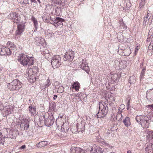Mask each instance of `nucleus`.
<instances>
[{
	"label": "nucleus",
	"mask_w": 153,
	"mask_h": 153,
	"mask_svg": "<svg viewBox=\"0 0 153 153\" xmlns=\"http://www.w3.org/2000/svg\"><path fill=\"white\" fill-rule=\"evenodd\" d=\"M39 122L41 123V121H44L45 125L48 127L52 125L54 122V119L52 112L47 113L45 115L39 116Z\"/></svg>",
	"instance_id": "obj_1"
},
{
	"label": "nucleus",
	"mask_w": 153,
	"mask_h": 153,
	"mask_svg": "<svg viewBox=\"0 0 153 153\" xmlns=\"http://www.w3.org/2000/svg\"><path fill=\"white\" fill-rule=\"evenodd\" d=\"M18 61L24 66H29L33 64V59L32 57H29L23 53L20 54L18 56Z\"/></svg>",
	"instance_id": "obj_2"
},
{
	"label": "nucleus",
	"mask_w": 153,
	"mask_h": 153,
	"mask_svg": "<svg viewBox=\"0 0 153 153\" xmlns=\"http://www.w3.org/2000/svg\"><path fill=\"white\" fill-rule=\"evenodd\" d=\"M38 71V68L35 67L29 69L26 72V76L30 82L33 83L36 81V76Z\"/></svg>",
	"instance_id": "obj_3"
},
{
	"label": "nucleus",
	"mask_w": 153,
	"mask_h": 153,
	"mask_svg": "<svg viewBox=\"0 0 153 153\" xmlns=\"http://www.w3.org/2000/svg\"><path fill=\"white\" fill-rule=\"evenodd\" d=\"M107 105L105 102L100 103L99 111L97 114L98 117H103L106 115L108 112Z\"/></svg>",
	"instance_id": "obj_4"
},
{
	"label": "nucleus",
	"mask_w": 153,
	"mask_h": 153,
	"mask_svg": "<svg viewBox=\"0 0 153 153\" xmlns=\"http://www.w3.org/2000/svg\"><path fill=\"white\" fill-rule=\"evenodd\" d=\"M135 119L137 122L139 123L143 128H148L149 126V123L148 117L137 116Z\"/></svg>",
	"instance_id": "obj_5"
},
{
	"label": "nucleus",
	"mask_w": 153,
	"mask_h": 153,
	"mask_svg": "<svg viewBox=\"0 0 153 153\" xmlns=\"http://www.w3.org/2000/svg\"><path fill=\"white\" fill-rule=\"evenodd\" d=\"M7 86L8 89L12 91L18 90L22 86L21 82L18 79L14 80L8 83Z\"/></svg>",
	"instance_id": "obj_6"
},
{
	"label": "nucleus",
	"mask_w": 153,
	"mask_h": 153,
	"mask_svg": "<svg viewBox=\"0 0 153 153\" xmlns=\"http://www.w3.org/2000/svg\"><path fill=\"white\" fill-rule=\"evenodd\" d=\"M51 62L53 68L59 67L61 64V57L58 55L54 56L52 57Z\"/></svg>",
	"instance_id": "obj_7"
},
{
	"label": "nucleus",
	"mask_w": 153,
	"mask_h": 153,
	"mask_svg": "<svg viewBox=\"0 0 153 153\" xmlns=\"http://www.w3.org/2000/svg\"><path fill=\"white\" fill-rule=\"evenodd\" d=\"M14 107L13 105H9L4 107L1 113L3 117H6L13 112Z\"/></svg>",
	"instance_id": "obj_8"
},
{
	"label": "nucleus",
	"mask_w": 153,
	"mask_h": 153,
	"mask_svg": "<svg viewBox=\"0 0 153 153\" xmlns=\"http://www.w3.org/2000/svg\"><path fill=\"white\" fill-rule=\"evenodd\" d=\"M25 23L22 22L18 24L17 25V29L15 34L16 36H20L24 31L25 29Z\"/></svg>",
	"instance_id": "obj_9"
},
{
	"label": "nucleus",
	"mask_w": 153,
	"mask_h": 153,
	"mask_svg": "<svg viewBox=\"0 0 153 153\" xmlns=\"http://www.w3.org/2000/svg\"><path fill=\"white\" fill-rule=\"evenodd\" d=\"M8 18L14 23H18L20 21L18 17V14L16 12H11L8 15Z\"/></svg>",
	"instance_id": "obj_10"
},
{
	"label": "nucleus",
	"mask_w": 153,
	"mask_h": 153,
	"mask_svg": "<svg viewBox=\"0 0 153 153\" xmlns=\"http://www.w3.org/2000/svg\"><path fill=\"white\" fill-rule=\"evenodd\" d=\"M74 57V51H71L66 53L64 55L63 59L64 61H71Z\"/></svg>",
	"instance_id": "obj_11"
},
{
	"label": "nucleus",
	"mask_w": 153,
	"mask_h": 153,
	"mask_svg": "<svg viewBox=\"0 0 153 153\" xmlns=\"http://www.w3.org/2000/svg\"><path fill=\"white\" fill-rule=\"evenodd\" d=\"M114 63L117 68V67H119V69L125 68L126 66V61L124 60L120 61L116 59L114 61Z\"/></svg>",
	"instance_id": "obj_12"
},
{
	"label": "nucleus",
	"mask_w": 153,
	"mask_h": 153,
	"mask_svg": "<svg viewBox=\"0 0 153 153\" xmlns=\"http://www.w3.org/2000/svg\"><path fill=\"white\" fill-rule=\"evenodd\" d=\"M70 153H88L87 149H83L79 147H72Z\"/></svg>",
	"instance_id": "obj_13"
},
{
	"label": "nucleus",
	"mask_w": 153,
	"mask_h": 153,
	"mask_svg": "<svg viewBox=\"0 0 153 153\" xmlns=\"http://www.w3.org/2000/svg\"><path fill=\"white\" fill-rule=\"evenodd\" d=\"M80 67L84 70L88 74L90 71V69L88 64L85 59H82V63L80 65Z\"/></svg>",
	"instance_id": "obj_14"
},
{
	"label": "nucleus",
	"mask_w": 153,
	"mask_h": 153,
	"mask_svg": "<svg viewBox=\"0 0 153 153\" xmlns=\"http://www.w3.org/2000/svg\"><path fill=\"white\" fill-rule=\"evenodd\" d=\"M29 121L28 119H23L20 127L22 130H26L28 129L29 127Z\"/></svg>",
	"instance_id": "obj_15"
},
{
	"label": "nucleus",
	"mask_w": 153,
	"mask_h": 153,
	"mask_svg": "<svg viewBox=\"0 0 153 153\" xmlns=\"http://www.w3.org/2000/svg\"><path fill=\"white\" fill-rule=\"evenodd\" d=\"M64 21V19L59 18V17H56L53 21V23L52 24L56 27H57L58 26H60L61 27L63 25L62 22Z\"/></svg>",
	"instance_id": "obj_16"
},
{
	"label": "nucleus",
	"mask_w": 153,
	"mask_h": 153,
	"mask_svg": "<svg viewBox=\"0 0 153 153\" xmlns=\"http://www.w3.org/2000/svg\"><path fill=\"white\" fill-rule=\"evenodd\" d=\"M55 90L58 93H62L64 91V88L61 84L59 82H56Z\"/></svg>",
	"instance_id": "obj_17"
},
{
	"label": "nucleus",
	"mask_w": 153,
	"mask_h": 153,
	"mask_svg": "<svg viewBox=\"0 0 153 153\" xmlns=\"http://www.w3.org/2000/svg\"><path fill=\"white\" fill-rule=\"evenodd\" d=\"M121 76L120 74H114L111 75V82L112 84H114L118 82L120 77Z\"/></svg>",
	"instance_id": "obj_18"
},
{
	"label": "nucleus",
	"mask_w": 153,
	"mask_h": 153,
	"mask_svg": "<svg viewBox=\"0 0 153 153\" xmlns=\"http://www.w3.org/2000/svg\"><path fill=\"white\" fill-rule=\"evenodd\" d=\"M12 53L11 50L8 48L3 47L1 48V54L2 55H10Z\"/></svg>",
	"instance_id": "obj_19"
},
{
	"label": "nucleus",
	"mask_w": 153,
	"mask_h": 153,
	"mask_svg": "<svg viewBox=\"0 0 153 153\" xmlns=\"http://www.w3.org/2000/svg\"><path fill=\"white\" fill-rule=\"evenodd\" d=\"M90 148L91 153H101L102 151V149L100 147L96 145L91 146Z\"/></svg>",
	"instance_id": "obj_20"
},
{
	"label": "nucleus",
	"mask_w": 153,
	"mask_h": 153,
	"mask_svg": "<svg viewBox=\"0 0 153 153\" xmlns=\"http://www.w3.org/2000/svg\"><path fill=\"white\" fill-rule=\"evenodd\" d=\"M56 105L54 102H52L50 103L49 108L48 112H52L54 111Z\"/></svg>",
	"instance_id": "obj_21"
},
{
	"label": "nucleus",
	"mask_w": 153,
	"mask_h": 153,
	"mask_svg": "<svg viewBox=\"0 0 153 153\" xmlns=\"http://www.w3.org/2000/svg\"><path fill=\"white\" fill-rule=\"evenodd\" d=\"M145 151L147 153H153V143L147 146L145 149Z\"/></svg>",
	"instance_id": "obj_22"
},
{
	"label": "nucleus",
	"mask_w": 153,
	"mask_h": 153,
	"mask_svg": "<svg viewBox=\"0 0 153 153\" xmlns=\"http://www.w3.org/2000/svg\"><path fill=\"white\" fill-rule=\"evenodd\" d=\"M124 125L127 127L129 126L131 124L130 118L129 117H126L123 120Z\"/></svg>",
	"instance_id": "obj_23"
},
{
	"label": "nucleus",
	"mask_w": 153,
	"mask_h": 153,
	"mask_svg": "<svg viewBox=\"0 0 153 153\" xmlns=\"http://www.w3.org/2000/svg\"><path fill=\"white\" fill-rule=\"evenodd\" d=\"M69 125L67 123H63L61 126V130L64 132H66L69 129Z\"/></svg>",
	"instance_id": "obj_24"
},
{
	"label": "nucleus",
	"mask_w": 153,
	"mask_h": 153,
	"mask_svg": "<svg viewBox=\"0 0 153 153\" xmlns=\"http://www.w3.org/2000/svg\"><path fill=\"white\" fill-rule=\"evenodd\" d=\"M28 111L31 115H34L36 114V108L34 106H30L28 107Z\"/></svg>",
	"instance_id": "obj_25"
},
{
	"label": "nucleus",
	"mask_w": 153,
	"mask_h": 153,
	"mask_svg": "<svg viewBox=\"0 0 153 153\" xmlns=\"http://www.w3.org/2000/svg\"><path fill=\"white\" fill-rule=\"evenodd\" d=\"M48 144V142L46 141H41L37 144L36 146L38 148H41L46 146Z\"/></svg>",
	"instance_id": "obj_26"
},
{
	"label": "nucleus",
	"mask_w": 153,
	"mask_h": 153,
	"mask_svg": "<svg viewBox=\"0 0 153 153\" xmlns=\"http://www.w3.org/2000/svg\"><path fill=\"white\" fill-rule=\"evenodd\" d=\"M151 14L148 13L147 15L144 18L143 21V25L145 27L147 22L149 21L150 19V16Z\"/></svg>",
	"instance_id": "obj_27"
},
{
	"label": "nucleus",
	"mask_w": 153,
	"mask_h": 153,
	"mask_svg": "<svg viewBox=\"0 0 153 153\" xmlns=\"http://www.w3.org/2000/svg\"><path fill=\"white\" fill-rule=\"evenodd\" d=\"M72 88L74 89L76 91H78L80 88V84L77 82H75L72 85Z\"/></svg>",
	"instance_id": "obj_28"
},
{
	"label": "nucleus",
	"mask_w": 153,
	"mask_h": 153,
	"mask_svg": "<svg viewBox=\"0 0 153 153\" xmlns=\"http://www.w3.org/2000/svg\"><path fill=\"white\" fill-rule=\"evenodd\" d=\"M119 111L117 112L118 114L116 116V119L117 120H118L119 121H120L123 119V117L121 114L122 111H120V108H119Z\"/></svg>",
	"instance_id": "obj_29"
},
{
	"label": "nucleus",
	"mask_w": 153,
	"mask_h": 153,
	"mask_svg": "<svg viewBox=\"0 0 153 153\" xmlns=\"http://www.w3.org/2000/svg\"><path fill=\"white\" fill-rule=\"evenodd\" d=\"M52 1L54 3L62 5V6L65 4L64 0H52Z\"/></svg>",
	"instance_id": "obj_30"
},
{
	"label": "nucleus",
	"mask_w": 153,
	"mask_h": 153,
	"mask_svg": "<svg viewBox=\"0 0 153 153\" xmlns=\"http://www.w3.org/2000/svg\"><path fill=\"white\" fill-rule=\"evenodd\" d=\"M45 41L44 39L41 37H38L36 38V42L37 44H42Z\"/></svg>",
	"instance_id": "obj_31"
},
{
	"label": "nucleus",
	"mask_w": 153,
	"mask_h": 153,
	"mask_svg": "<svg viewBox=\"0 0 153 153\" xmlns=\"http://www.w3.org/2000/svg\"><path fill=\"white\" fill-rule=\"evenodd\" d=\"M119 23L120 26V27L123 29L125 30L127 28V26L125 25L123 21V20H120L119 21Z\"/></svg>",
	"instance_id": "obj_32"
},
{
	"label": "nucleus",
	"mask_w": 153,
	"mask_h": 153,
	"mask_svg": "<svg viewBox=\"0 0 153 153\" xmlns=\"http://www.w3.org/2000/svg\"><path fill=\"white\" fill-rule=\"evenodd\" d=\"M124 55L125 56H128L131 53V50L129 48L125 49L123 51Z\"/></svg>",
	"instance_id": "obj_33"
},
{
	"label": "nucleus",
	"mask_w": 153,
	"mask_h": 153,
	"mask_svg": "<svg viewBox=\"0 0 153 153\" xmlns=\"http://www.w3.org/2000/svg\"><path fill=\"white\" fill-rule=\"evenodd\" d=\"M54 10L55 11V14L56 16H59L61 13V8L60 7H57L55 8Z\"/></svg>",
	"instance_id": "obj_34"
},
{
	"label": "nucleus",
	"mask_w": 153,
	"mask_h": 153,
	"mask_svg": "<svg viewBox=\"0 0 153 153\" xmlns=\"http://www.w3.org/2000/svg\"><path fill=\"white\" fill-rule=\"evenodd\" d=\"M113 131L112 130H111V129H110V130H107L106 132V133H107V134H108V137L110 138L112 137H113L114 135V134L113 133Z\"/></svg>",
	"instance_id": "obj_35"
},
{
	"label": "nucleus",
	"mask_w": 153,
	"mask_h": 153,
	"mask_svg": "<svg viewBox=\"0 0 153 153\" xmlns=\"http://www.w3.org/2000/svg\"><path fill=\"white\" fill-rule=\"evenodd\" d=\"M7 48H15V46L14 45L13 43L10 42H8L7 44Z\"/></svg>",
	"instance_id": "obj_36"
},
{
	"label": "nucleus",
	"mask_w": 153,
	"mask_h": 153,
	"mask_svg": "<svg viewBox=\"0 0 153 153\" xmlns=\"http://www.w3.org/2000/svg\"><path fill=\"white\" fill-rule=\"evenodd\" d=\"M147 137L149 139L153 140V131H150L148 133Z\"/></svg>",
	"instance_id": "obj_37"
},
{
	"label": "nucleus",
	"mask_w": 153,
	"mask_h": 153,
	"mask_svg": "<svg viewBox=\"0 0 153 153\" xmlns=\"http://www.w3.org/2000/svg\"><path fill=\"white\" fill-rule=\"evenodd\" d=\"M18 2L22 4H27L28 3V0H17Z\"/></svg>",
	"instance_id": "obj_38"
},
{
	"label": "nucleus",
	"mask_w": 153,
	"mask_h": 153,
	"mask_svg": "<svg viewBox=\"0 0 153 153\" xmlns=\"http://www.w3.org/2000/svg\"><path fill=\"white\" fill-rule=\"evenodd\" d=\"M51 84L50 80L49 79V78H48L46 82H45V88H46L48 87Z\"/></svg>",
	"instance_id": "obj_39"
},
{
	"label": "nucleus",
	"mask_w": 153,
	"mask_h": 153,
	"mask_svg": "<svg viewBox=\"0 0 153 153\" xmlns=\"http://www.w3.org/2000/svg\"><path fill=\"white\" fill-rule=\"evenodd\" d=\"M153 36V28H151L149 30L148 37H151V36Z\"/></svg>",
	"instance_id": "obj_40"
},
{
	"label": "nucleus",
	"mask_w": 153,
	"mask_h": 153,
	"mask_svg": "<svg viewBox=\"0 0 153 153\" xmlns=\"http://www.w3.org/2000/svg\"><path fill=\"white\" fill-rule=\"evenodd\" d=\"M144 2L140 1L139 4V8L140 9H142L144 6Z\"/></svg>",
	"instance_id": "obj_41"
},
{
	"label": "nucleus",
	"mask_w": 153,
	"mask_h": 153,
	"mask_svg": "<svg viewBox=\"0 0 153 153\" xmlns=\"http://www.w3.org/2000/svg\"><path fill=\"white\" fill-rule=\"evenodd\" d=\"M145 70H146V69L145 68H143L142 69V70L141 71V74H140V77H141L140 79V80H141V79L144 76V75L145 74Z\"/></svg>",
	"instance_id": "obj_42"
},
{
	"label": "nucleus",
	"mask_w": 153,
	"mask_h": 153,
	"mask_svg": "<svg viewBox=\"0 0 153 153\" xmlns=\"http://www.w3.org/2000/svg\"><path fill=\"white\" fill-rule=\"evenodd\" d=\"M75 127H76V126ZM77 127H78V126L77 125L76 126V129L75 130H72V129L73 128H71V130L72 131V132L73 133H76L77 132H78V129H79L78 128H77ZM79 131H80V130H79Z\"/></svg>",
	"instance_id": "obj_43"
},
{
	"label": "nucleus",
	"mask_w": 153,
	"mask_h": 153,
	"mask_svg": "<svg viewBox=\"0 0 153 153\" xmlns=\"http://www.w3.org/2000/svg\"><path fill=\"white\" fill-rule=\"evenodd\" d=\"M34 27L35 28V31L37 30L38 26V23L37 21L33 23Z\"/></svg>",
	"instance_id": "obj_44"
},
{
	"label": "nucleus",
	"mask_w": 153,
	"mask_h": 153,
	"mask_svg": "<svg viewBox=\"0 0 153 153\" xmlns=\"http://www.w3.org/2000/svg\"><path fill=\"white\" fill-rule=\"evenodd\" d=\"M31 20L33 22V23L37 21L36 19L33 16H31Z\"/></svg>",
	"instance_id": "obj_45"
},
{
	"label": "nucleus",
	"mask_w": 153,
	"mask_h": 153,
	"mask_svg": "<svg viewBox=\"0 0 153 153\" xmlns=\"http://www.w3.org/2000/svg\"><path fill=\"white\" fill-rule=\"evenodd\" d=\"M4 107V105H3L2 103L1 102H0V111L3 110Z\"/></svg>",
	"instance_id": "obj_46"
},
{
	"label": "nucleus",
	"mask_w": 153,
	"mask_h": 153,
	"mask_svg": "<svg viewBox=\"0 0 153 153\" xmlns=\"http://www.w3.org/2000/svg\"><path fill=\"white\" fill-rule=\"evenodd\" d=\"M149 48L151 50V48L152 50L153 48V41H151L150 44L149 46Z\"/></svg>",
	"instance_id": "obj_47"
},
{
	"label": "nucleus",
	"mask_w": 153,
	"mask_h": 153,
	"mask_svg": "<svg viewBox=\"0 0 153 153\" xmlns=\"http://www.w3.org/2000/svg\"><path fill=\"white\" fill-rule=\"evenodd\" d=\"M147 107L148 108H150L151 110L153 111V104L148 105L147 106Z\"/></svg>",
	"instance_id": "obj_48"
},
{
	"label": "nucleus",
	"mask_w": 153,
	"mask_h": 153,
	"mask_svg": "<svg viewBox=\"0 0 153 153\" xmlns=\"http://www.w3.org/2000/svg\"><path fill=\"white\" fill-rule=\"evenodd\" d=\"M41 53L42 54H43L45 56L46 54H48L49 52L48 50H46V51H43L42 52H41Z\"/></svg>",
	"instance_id": "obj_49"
},
{
	"label": "nucleus",
	"mask_w": 153,
	"mask_h": 153,
	"mask_svg": "<svg viewBox=\"0 0 153 153\" xmlns=\"http://www.w3.org/2000/svg\"><path fill=\"white\" fill-rule=\"evenodd\" d=\"M138 51V49L137 48V47H136L135 48L134 50V55H135L137 53Z\"/></svg>",
	"instance_id": "obj_50"
},
{
	"label": "nucleus",
	"mask_w": 153,
	"mask_h": 153,
	"mask_svg": "<svg viewBox=\"0 0 153 153\" xmlns=\"http://www.w3.org/2000/svg\"><path fill=\"white\" fill-rule=\"evenodd\" d=\"M111 99L110 98V99L111 100V102H113L114 101H115V99L113 97H111V96H110V97Z\"/></svg>",
	"instance_id": "obj_51"
},
{
	"label": "nucleus",
	"mask_w": 153,
	"mask_h": 153,
	"mask_svg": "<svg viewBox=\"0 0 153 153\" xmlns=\"http://www.w3.org/2000/svg\"><path fill=\"white\" fill-rule=\"evenodd\" d=\"M129 105H130V101L129 100L128 102H127V109H128L129 107Z\"/></svg>",
	"instance_id": "obj_52"
},
{
	"label": "nucleus",
	"mask_w": 153,
	"mask_h": 153,
	"mask_svg": "<svg viewBox=\"0 0 153 153\" xmlns=\"http://www.w3.org/2000/svg\"><path fill=\"white\" fill-rule=\"evenodd\" d=\"M26 148V146L25 145H23L22 146L20 147L19 148L20 149H24Z\"/></svg>",
	"instance_id": "obj_53"
},
{
	"label": "nucleus",
	"mask_w": 153,
	"mask_h": 153,
	"mask_svg": "<svg viewBox=\"0 0 153 153\" xmlns=\"http://www.w3.org/2000/svg\"><path fill=\"white\" fill-rule=\"evenodd\" d=\"M57 97V96L56 95H54L53 97V99L54 100H55Z\"/></svg>",
	"instance_id": "obj_54"
},
{
	"label": "nucleus",
	"mask_w": 153,
	"mask_h": 153,
	"mask_svg": "<svg viewBox=\"0 0 153 153\" xmlns=\"http://www.w3.org/2000/svg\"><path fill=\"white\" fill-rule=\"evenodd\" d=\"M79 95H80V94L79 93H78L76 95V97H79Z\"/></svg>",
	"instance_id": "obj_55"
},
{
	"label": "nucleus",
	"mask_w": 153,
	"mask_h": 153,
	"mask_svg": "<svg viewBox=\"0 0 153 153\" xmlns=\"http://www.w3.org/2000/svg\"><path fill=\"white\" fill-rule=\"evenodd\" d=\"M127 153H132L131 151V150H128L127 152Z\"/></svg>",
	"instance_id": "obj_56"
},
{
	"label": "nucleus",
	"mask_w": 153,
	"mask_h": 153,
	"mask_svg": "<svg viewBox=\"0 0 153 153\" xmlns=\"http://www.w3.org/2000/svg\"><path fill=\"white\" fill-rule=\"evenodd\" d=\"M32 2H35L36 1L35 0H30Z\"/></svg>",
	"instance_id": "obj_57"
},
{
	"label": "nucleus",
	"mask_w": 153,
	"mask_h": 153,
	"mask_svg": "<svg viewBox=\"0 0 153 153\" xmlns=\"http://www.w3.org/2000/svg\"><path fill=\"white\" fill-rule=\"evenodd\" d=\"M141 1H142V2H144V1H145V0H140Z\"/></svg>",
	"instance_id": "obj_58"
},
{
	"label": "nucleus",
	"mask_w": 153,
	"mask_h": 153,
	"mask_svg": "<svg viewBox=\"0 0 153 153\" xmlns=\"http://www.w3.org/2000/svg\"><path fill=\"white\" fill-rule=\"evenodd\" d=\"M150 39H149V38H148V39H147V41H150Z\"/></svg>",
	"instance_id": "obj_59"
},
{
	"label": "nucleus",
	"mask_w": 153,
	"mask_h": 153,
	"mask_svg": "<svg viewBox=\"0 0 153 153\" xmlns=\"http://www.w3.org/2000/svg\"><path fill=\"white\" fill-rule=\"evenodd\" d=\"M37 1H39V2L40 3V1L39 0H37Z\"/></svg>",
	"instance_id": "obj_60"
},
{
	"label": "nucleus",
	"mask_w": 153,
	"mask_h": 153,
	"mask_svg": "<svg viewBox=\"0 0 153 153\" xmlns=\"http://www.w3.org/2000/svg\"><path fill=\"white\" fill-rule=\"evenodd\" d=\"M133 77V76H132V77H130V79H131V78H132Z\"/></svg>",
	"instance_id": "obj_61"
},
{
	"label": "nucleus",
	"mask_w": 153,
	"mask_h": 153,
	"mask_svg": "<svg viewBox=\"0 0 153 153\" xmlns=\"http://www.w3.org/2000/svg\"><path fill=\"white\" fill-rule=\"evenodd\" d=\"M82 131H83V130H82H82H81V132H82Z\"/></svg>",
	"instance_id": "obj_62"
},
{
	"label": "nucleus",
	"mask_w": 153,
	"mask_h": 153,
	"mask_svg": "<svg viewBox=\"0 0 153 153\" xmlns=\"http://www.w3.org/2000/svg\"><path fill=\"white\" fill-rule=\"evenodd\" d=\"M44 17L43 18V19H44Z\"/></svg>",
	"instance_id": "obj_63"
},
{
	"label": "nucleus",
	"mask_w": 153,
	"mask_h": 153,
	"mask_svg": "<svg viewBox=\"0 0 153 153\" xmlns=\"http://www.w3.org/2000/svg\"><path fill=\"white\" fill-rule=\"evenodd\" d=\"M121 106H124V105H121Z\"/></svg>",
	"instance_id": "obj_64"
}]
</instances>
